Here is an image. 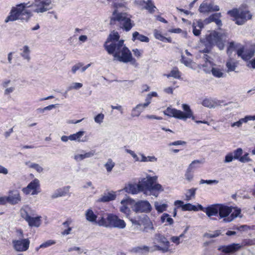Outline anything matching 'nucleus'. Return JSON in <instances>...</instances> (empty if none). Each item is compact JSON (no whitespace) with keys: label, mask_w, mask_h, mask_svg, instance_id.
Segmentation results:
<instances>
[{"label":"nucleus","mask_w":255,"mask_h":255,"mask_svg":"<svg viewBox=\"0 0 255 255\" xmlns=\"http://www.w3.org/2000/svg\"><path fill=\"white\" fill-rule=\"evenodd\" d=\"M242 247L240 244H232L228 246H220L218 250L226 254L233 253L240 250Z\"/></svg>","instance_id":"18"},{"label":"nucleus","mask_w":255,"mask_h":255,"mask_svg":"<svg viewBox=\"0 0 255 255\" xmlns=\"http://www.w3.org/2000/svg\"><path fill=\"white\" fill-rule=\"evenodd\" d=\"M85 217L88 221L95 223L97 218V215L91 209H89L85 212Z\"/></svg>","instance_id":"30"},{"label":"nucleus","mask_w":255,"mask_h":255,"mask_svg":"<svg viewBox=\"0 0 255 255\" xmlns=\"http://www.w3.org/2000/svg\"><path fill=\"white\" fill-rule=\"evenodd\" d=\"M106 220L109 222V227L123 229L126 228L125 222L114 214H109Z\"/></svg>","instance_id":"11"},{"label":"nucleus","mask_w":255,"mask_h":255,"mask_svg":"<svg viewBox=\"0 0 255 255\" xmlns=\"http://www.w3.org/2000/svg\"><path fill=\"white\" fill-rule=\"evenodd\" d=\"M20 56L24 59L26 60L27 61H29L30 60V50L29 47L27 45H24L22 47V48L20 49Z\"/></svg>","instance_id":"28"},{"label":"nucleus","mask_w":255,"mask_h":255,"mask_svg":"<svg viewBox=\"0 0 255 255\" xmlns=\"http://www.w3.org/2000/svg\"><path fill=\"white\" fill-rule=\"evenodd\" d=\"M82 66H83V64L81 63L75 64L72 67L71 72L73 74H75L78 70H80Z\"/></svg>","instance_id":"58"},{"label":"nucleus","mask_w":255,"mask_h":255,"mask_svg":"<svg viewBox=\"0 0 255 255\" xmlns=\"http://www.w3.org/2000/svg\"><path fill=\"white\" fill-rule=\"evenodd\" d=\"M157 179V176H147L146 178H142L139 182V187H140L142 191L144 192L146 194H148V191L151 187L152 184L155 183Z\"/></svg>","instance_id":"12"},{"label":"nucleus","mask_w":255,"mask_h":255,"mask_svg":"<svg viewBox=\"0 0 255 255\" xmlns=\"http://www.w3.org/2000/svg\"><path fill=\"white\" fill-rule=\"evenodd\" d=\"M184 176L186 180L189 182L191 181L194 177L193 171L187 168Z\"/></svg>","instance_id":"49"},{"label":"nucleus","mask_w":255,"mask_h":255,"mask_svg":"<svg viewBox=\"0 0 255 255\" xmlns=\"http://www.w3.org/2000/svg\"><path fill=\"white\" fill-rule=\"evenodd\" d=\"M94 155L93 151L84 153L83 154H77L74 155V158L77 161H80L85 158H90Z\"/></svg>","instance_id":"29"},{"label":"nucleus","mask_w":255,"mask_h":255,"mask_svg":"<svg viewBox=\"0 0 255 255\" xmlns=\"http://www.w3.org/2000/svg\"><path fill=\"white\" fill-rule=\"evenodd\" d=\"M170 240L176 245H178L181 243L180 239L178 236H172L170 238Z\"/></svg>","instance_id":"64"},{"label":"nucleus","mask_w":255,"mask_h":255,"mask_svg":"<svg viewBox=\"0 0 255 255\" xmlns=\"http://www.w3.org/2000/svg\"><path fill=\"white\" fill-rule=\"evenodd\" d=\"M218 15L217 14H214L210 16L208 18L204 20V23L206 24H209L212 22H215Z\"/></svg>","instance_id":"53"},{"label":"nucleus","mask_w":255,"mask_h":255,"mask_svg":"<svg viewBox=\"0 0 255 255\" xmlns=\"http://www.w3.org/2000/svg\"><path fill=\"white\" fill-rule=\"evenodd\" d=\"M143 226H144V231L146 232H148L149 230H153V226L151 220Z\"/></svg>","instance_id":"57"},{"label":"nucleus","mask_w":255,"mask_h":255,"mask_svg":"<svg viewBox=\"0 0 255 255\" xmlns=\"http://www.w3.org/2000/svg\"><path fill=\"white\" fill-rule=\"evenodd\" d=\"M85 133L84 131H79L75 133L70 135V138L71 141H76L79 142H85V139H81L82 137Z\"/></svg>","instance_id":"33"},{"label":"nucleus","mask_w":255,"mask_h":255,"mask_svg":"<svg viewBox=\"0 0 255 255\" xmlns=\"http://www.w3.org/2000/svg\"><path fill=\"white\" fill-rule=\"evenodd\" d=\"M6 200L11 204H17L21 201L19 193L17 191H11L8 196L5 197Z\"/></svg>","instance_id":"19"},{"label":"nucleus","mask_w":255,"mask_h":255,"mask_svg":"<svg viewBox=\"0 0 255 255\" xmlns=\"http://www.w3.org/2000/svg\"><path fill=\"white\" fill-rule=\"evenodd\" d=\"M124 40L118 42L117 44H111L106 46V50L109 54H113L115 60L124 63H135L132 58L129 50L124 44Z\"/></svg>","instance_id":"2"},{"label":"nucleus","mask_w":255,"mask_h":255,"mask_svg":"<svg viewBox=\"0 0 255 255\" xmlns=\"http://www.w3.org/2000/svg\"><path fill=\"white\" fill-rule=\"evenodd\" d=\"M154 246L151 251H158L162 253H169L172 254L174 252V249L172 248V245H171L168 240L163 235L156 234L153 240Z\"/></svg>","instance_id":"4"},{"label":"nucleus","mask_w":255,"mask_h":255,"mask_svg":"<svg viewBox=\"0 0 255 255\" xmlns=\"http://www.w3.org/2000/svg\"><path fill=\"white\" fill-rule=\"evenodd\" d=\"M152 248L146 246H141L136 247L133 249V250L134 252L136 253L141 254H146L149 253V252H152Z\"/></svg>","instance_id":"32"},{"label":"nucleus","mask_w":255,"mask_h":255,"mask_svg":"<svg viewBox=\"0 0 255 255\" xmlns=\"http://www.w3.org/2000/svg\"><path fill=\"white\" fill-rule=\"evenodd\" d=\"M56 243V242L52 240H49L45 242L42 244L38 248H36V251H38L40 248H46L52 245H54Z\"/></svg>","instance_id":"46"},{"label":"nucleus","mask_w":255,"mask_h":255,"mask_svg":"<svg viewBox=\"0 0 255 255\" xmlns=\"http://www.w3.org/2000/svg\"><path fill=\"white\" fill-rule=\"evenodd\" d=\"M29 7H30L29 2L21 3L12 7L9 15L5 19L4 22L7 23L17 20H27L32 15L31 11L27 9Z\"/></svg>","instance_id":"3"},{"label":"nucleus","mask_w":255,"mask_h":255,"mask_svg":"<svg viewBox=\"0 0 255 255\" xmlns=\"http://www.w3.org/2000/svg\"><path fill=\"white\" fill-rule=\"evenodd\" d=\"M112 19L118 21L122 27L127 31L130 30L134 25L133 22L131 21L130 17L126 13H117L116 11H115Z\"/></svg>","instance_id":"10"},{"label":"nucleus","mask_w":255,"mask_h":255,"mask_svg":"<svg viewBox=\"0 0 255 255\" xmlns=\"http://www.w3.org/2000/svg\"><path fill=\"white\" fill-rule=\"evenodd\" d=\"M234 159L232 153H229L227 154L225 156L224 162L226 163L231 162Z\"/></svg>","instance_id":"63"},{"label":"nucleus","mask_w":255,"mask_h":255,"mask_svg":"<svg viewBox=\"0 0 255 255\" xmlns=\"http://www.w3.org/2000/svg\"><path fill=\"white\" fill-rule=\"evenodd\" d=\"M149 105L147 102L144 104H139L137 105L132 110L131 116L133 117H138L141 112Z\"/></svg>","instance_id":"22"},{"label":"nucleus","mask_w":255,"mask_h":255,"mask_svg":"<svg viewBox=\"0 0 255 255\" xmlns=\"http://www.w3.org/2000/svg\"><path fill=\"white\" fill-rule=\"evenodd\" d=\"M219 181L216 180H204L201 179L200 181V184H217L218 183Z\"/></svg>","instance_id":"61"},{"label":"nucleus","mask_w":255,"mask_h":255,"mask_svg":"<svg viewBox=\"0 0 255 255\" xmlns=\"http://www.w3.org/2000/svg\"><path fill=\"white\" fill-rule=\"evenodd\" d=\"M29 5L33 12L37 13H42L53 8L52 0H34Z\"/></svg>","instance_id":"8"},{"label":"nucleus","mask_w":255,"mask_h":255,"mask_svg":"<svg viewBox=\"0 0 255 255\" xmlns=\"http://www.w3.org/2000/svg\"><path fill=\"white\" fill-rule=\"evenodd\" d=\"M115 166V163L111 158L108 159L107 162L104 164V167L108 173L111 172Z\"/></svg>","instance_id":"39"},{"label":"nucleus","mask_w":255,"mask_h":255,"mask_svg":"<svg viewBox=\"0 0 255 255\" xmlns=\"http://www.w3.org/2000/svg\"><path fill=\"white\" fill-rule=\"evenodd\" d=\"M116 198V195L115 193H108L107 194H105L103 195L101 198H100L98 200V202H108L111 200H113Z\"/></svg>","instance_id":"34"},{"label":"nucleus","mask_w":255,"mask_h":255,"mask_svg":"<svg viewBox=\"0 0 255 255\" xmlns=\"http://www.w3.org/2000/svg\"><path fill=\"white\" fill-rule=\"evenodd\" d=\"M226 66L228 68L227 71L228 72L235 71L236 67L235 63L231 61H228L227 62Z\"/></svg>","instance_id":"56"},{"label":"nucleus","mask_w":255,"mask_h":255,"mask_svg":"<svg viewBox=\"0 0 255 255\" xmlns=\"http://www.w3.org/2000/svg\"><path fill=\"white\" fill-rule=\"evenodd\" d=\"M196 190L197 189L195 188H192L187 190L185 194V200L188 201L193 199H194Z\"/></svg>","instance_id":"35"},{"label":"nucleus","mask_w":255,"mask_h":255,"mask_svg":"<svg viewBox=\"0 0 255 255\" xmlns=\"http://www.w3.org/2000/svg\"><path fill=\"white\" fill-rule=\"evenodd\" d=\"M139 183L138 184H129L126 186L124 190L126 192L132 194H137L139 191H142Z\"/></svg>","instance_id":"24"},{"label":"nucleus","mask_w":255,"mask_h":255,"mask_svg":"<svg viewBox=\"0 0 255 255\" xmlns=\"http://www.w3.org/2000/svg\"><path fill=\"white\" fill-rule=\"evenodd\" d=\"M21 217L24 219L30 227H38L41 223V217L35 216V211L28 206L25 205L20 210Z\"/></svg>","instance_id":"7"},{"label":"nucleus","mask_w":255,"mask_h":255,"mask_svg":"<svg viewBox=\"0 0 255 255\" xmlns=\"http://www.w3.org/2000/svg\"><path fill=\"white\" fill-rule=\"evenodd\" d=\"M248 121H249L248 116H246L245 118L240 119L238 121L232 123L231 127L240 128L243 123H247Z\"/></svg>","instance_id":"40"},{"label":"nucleus","mask_w":255,"mask_h":255,"mask_svg":"<svg viewBox=\"0 0 255 255\" xmlns=\"http://www.w3.org/2000/svg\"><path fill=\"white\" fill-rule=\"evenodd\" d=\"M120 35L118 32L113 31L110 35L104 44L105 49H106V46L111 45V44H117L118 42L121 41L122 40H119Z\"/></svg>","instance_id":"20"},{"label":"nucleus","mask_w":255,"mask_h":255,"mask_svg":"<svg viewBox=\"0 0 255 255\" xmlns=\"http://www.w3.org/2000/svg\"><path fill=\"white\" fill-rule=\"evenodd\" d=\"M204 71L206 73H208L210 71L211 72L212 75L217 78H224L226 77V74L225 73L224 70L219 67H212L211 70L204 69Z\"/></svg>","instance_id":"21"},{"label":"nucleus","mask_w":255,"mask_h":255,"mask_svg":"<svg viewBox=\"0 0 255 255\" xmlns=\"http://www.w3.org/2000/svg\"><path fill=\"white\" fill-rule=\"evenodd\" d=\"M228 13L234 17V20L238 25H243L248 20L252 18V14L246 7L241 6L238 8H234L228 12Z\"/></svg>","instance_id":"6"},{"label":"nucleus","mask_w":255,"mask_h":255,"mask_svg":"<svg viewBox=\"0 0 255 255\" xmlns=\"http://www.w3.org/2000/svg\"><path fill=\"white\" fill-rule=\"evenodd\" d=\"M69 190V187L68 186L58 189L57 190L55 191L54 193H53L51 195V197L52 199H54L59 197L65 196L68 193Z\"/></svg>","instance_id":"27"},{"label":"nucleus","mask_w":255,"mask_h":255,"mask_svg":"<svg viewBox=\"0 0 255 255\" xmlns=\"http://www.w3.org/2000/svg\"><path fill=\"white\" fill-rule=\"evenodd\" d=\"M255 47L251 46L249 48H242L238 50L237 54L245 60L251 59L255 55Z\"/></svg>","instance_id":"14"},{"label":"nucleus","mask_w":255,"mask_h":255,"mask_svg":"<svg viewBox=\"0 0 255 255\" xmlns=\"http://www.w3.org/2000/svg\"><path fill=\"white\" fill-rule=\"evenodd\" d=\"M219 7L214 5L211 1H205L201 4L199 10L202 13L209 12L212 11H218Z\"/></svg>","instance_id":"17"},{"label":"nucleus","mask_w":255,"mask_h":255,"mask_svg":"<svg viewBox=\"0 0 255 255\" xmlns=\"http://www.w3.org/2000/svg\"><path fill=\"white\" fill-rule=\"evenodd\" d=\"M203 163L202 160H195L189 164L188 168L193 171L194 169L200 167V165L203 164Z\"/></svg>","instance_id":"41"},{"label":"nucleus","mask_w":255,"mask_h":255,"mask_svg":"<svg viewBox=\"0 0 255 255\" xmlns=\"http://www.w3.org/2000/svg\"><path fill=\"white\" fill-rule=\"evenodd\" d=\"M182 211H197L200 210L198 206L192 205L190 203L184 204L182 206Z\"/></svg>","instance_id":"38"},{"label":"nucleus","mask_w":255,"mask_h":255,"mask_svg":"<svg viewBox=\"0 0 255 255\" xmlns=\"http://www.w3.org/2000/svg\"><path fill=\"white\" fill-rule=\"evenodd\" d=\"M158 96L157 93L155 92H152L149 93L146 98L145 102H147L149 104L151 103V98L152 97H156Z\"/></svg>","instance_id":"60"},{"label":"nucleus","mask_w":255,"mask_h":255,"mask_svg":"<svg viewBox=\"0 0 255 255\" xmlns=\"http://www.w3.org/2000/svg\"><path fill=\"white\" fill-rule=\"evenodd\" d=\"M227 35L225 33L213 31L207 36L206 40L210 45H217L220 50L224 47V42L226 40Z\"/></svg>","instance_id":"9"},{"label":"nucleus","mask_w":255,"mask_h":255,"mask_svg":"<svg viewBox=\"0 0 255 255\" xmlns=\"http://www.w3.org/2000/svg\"><path fill=\"white\" fill-rule=\"evenodd\" d=\"M199 209L204 212L206 215L211 218L212 216H219V219L225 223H230L236 218L243 217L241 209L238 207L228 206L223 204H215L204 208L197 204Z\"/></svg>","instance_id":"1"},{"label":"nucleus","mask_w":255,"mask_h":255,"mask_svg":"<svg viewBox=\"0 0 255 255\" xmlns=\"http://www.w3.org/2000/svg\"><path fill=\"white\" fill-rule=\"evenodd\" d=\"M83 86V84L81 83L73 82L67 88V91H70L72 90H79Z\"/></svg>","instance_id":"48"},{"label":"nucleus","mask_w":255,"mask_h":255,"mask_svg":"<svg viewBox=\"0 0 255 255\" xmlns=\"http://www.w3.org/2000/svg\"><path fill=\"white\" fill-rule=\"evenodd\" d=\"M125 151L127 153L129 154L132 157L135 161H139V158L133 151L128 149H126Z\"/></svg>","instance_id":"59"},{"label":"nucleus","mask_w":255,"mask_h":255,"mask_svg":"<svg viewBox=\"0 0 255 255\" xmlns=\"http://www.w3.org/2000/svg\"><path fill=\"white\" fill-rule=\"evenodd\" d=\"M70 222L69 221H66L63 223V225L65 228L67 229L63 230L62 232V235H68L70 234L71 231L72 230V228L69 227Z\"/></svg>","instance_id":"44"},{"label":"nucleus","mask_w":255,"mask_h":255,"mask_svg":"<svg viewBox=\"0 0 255 255\" xmlns=\"http://www.w3.org/2000/svg\"><path fill=\"white\" fill-rule=\"evenodd\" d=\"M132 208L135 212L146 213L150 212L152 209L150 204L146 200H140L135 202Z\"/></svg>","instance_id":"13"},{"label":"nucleus","mask_w":255,"mask_h":255,"mask_svg":"<svg viewBox=\"0 0 255 255\" xmlns=\"http://www.w3.org/2000/svg\"><path fill=\"white\" fill-rule=\"evenodd\" d=\"M39 180L35 179L29 183L26 187L24 188L22 191L26 194L35 195L38 193L37 190L39 187Z\"/></svg>","instance_id":"16"},{"label":"nucleus","mask_w":255,"mask_h":255,"mask_svg":"<svg viewBox=\"0 0 255 255\" xmlns=\"http://www.w3.org/2000/svg\"><path fill=\"white\" fill-rule=\"evenodd\" d=\"M104 119V115L102 113H100L98 114L94 118V121L95 123L101 124L103 122V120Z\"/></svg>","instance_id":"54"},{"label":"nucleus","mask_w":255,"mask_h":255,"mask_svg":"<svg viewBox=\"0 0 255 255\" xmlns=\"http://www.w3.org/2000/svg\"><path fill=\"white\" fill-rule=\"evenodd\" d=\"M163 191V188L161 185L155 182L154 184H152L151 187L148 191V194H151L157 197L158 193Z\"/></svg>","instance_id":"23"},{"label":"nucleus","mask_w":255,"mask_h":255,"mask_svg":"<svg viewBox=\"0 0 255 255\" xmlns=\"http://www.w3.org/2000/svg\"><path fill=\"white\" fill-rule=\"evenodd\" d=\"M14 249L18 252L27 251L29 247L30 241L28 239L14 240L12 242Z\"/></svg>","instance_id":"15"},{"label":"nucleus","mask_w":255,"mask_h":255,"mask_svg":"<svg viewBox=\"0 0 255 255\" xmlns=\"http://www.w3.org/2000/svg\"><path fill=\"white\" fill-rule=\"evenodd\" d=\"M252 159L249 156V153H246L244 155L242 156L239 160L242 163H246L252 161Z\"/></svg>","instance_id":"51"},{"label":"nucleus","mask_w":255,"mask_h":255,"mask_svg":"<svg viewBox=\"0 0 255 255\" xmlns=\"http://www.w3.org/2000/svg\"><path fill=\"white\" fill-rule=\"evenodd\" d=\"M145 8L148 10L150 12H153L155 10V7L153 5L151 0H148L146 3Z\"/></svg>","instance_id":"52"},{"label":"nucleus","mask_w":255,"mask_h":255,"mask_svg":"<svg viewBox=\"0 0 255 255\" xmlns=\"http://www.w3.org/2000/svg\"><path fill=\"white\" fill-rule=\"evenodd\" d=\"M161 221L162 223H165V225H170L173 223V220L166 213L162 215L161 217Z\"/></svg>","instance_id":"37"},{"label":"nucleus","mask_w":255,"mask_h":255,"mask_svg":"<svg viewBox=\"0 0 255 255\" xmlns=\"http://www.w3.org/2000/svg\"><path fill=\"white\" fill-rule=\"evenodd\" d=\"M132 201L129 198L123 199L121 201V206L120 207V211L125 214H128L129 212V209L128 205L132 204Z\"/></svg>","instance_id":"25"},{"label":"nucleus","mask_w":255,"mask_h":255,"mask_svg":"<svg viewBox=\"0 0 255 255\" xmlns=\"http://www.w3.org/2000/svg\"><path fill=\"white\" fill-rule=\"evenodd\" d=\"M96 224H98L100 226H104L105 227H109V222L103 217H101L98 221H96Z\"/></svg>","instance_id":"50"},{"label":"nucleus","mask_w":255,"mask_h":255,"mask_svg":"<svg viewBox=\"0 0 255 255\" xmlns=\"http://www.w3.org/2000/svg\"><path fill=\"white\" fill-rule=\"evenodd\" d=\"M202 105L204 107L212 108L215 107V103L214 101L210 99H205L202 102Z\"/></svg>","instance_id":"45"},{"label":"nucleus","mask_w":255,"mask_h":255,"mask_svg":"<svg viewBox=\"0 0 255 255\" xmlns=\"http://www.w3.org/2000/svg\"><path fill=\"white\" fill-rule=\"evenodd\" d=\"M133 41H134L136 39H137L141 42H148L149 41V38L142 34H140L138 32L135 31L132 33V38Z\"/></svg>","instance_id":"36"},{"label":"nucleus","mask_w":255,"mask_h":255,"mask_svg":"<svg viewBox=\"0 0 255 255\" xmlns=\"http://www.w3.org/2000/svg\"><path fill=\"white\" fill-rule=\"evenodd\" d=\"M243 151L241 148H238L232 152L234 159H237L239 161L241 155L243 154Z\"/></svg>","instance_id":"47"},{"label":"nucleus","mask_w":255,"mask_h":255,"mask_svg":"<svg viewBox=\"0 0 255 255\" xmlns=\"http://www.w3.org/2000/svg\"><path fill=\"white\" fill-rule=\"evenodd\" d=\"M154 36L156 39L163 42L166 41L169 43H171L172 41L171 38L165 37L163 35H162L161 31L156 29L154 30Z\"/></svg>","instance_id":"31"},{"label":"nucleus","mask_w":255,"mask_h":255,"mask_svg":"<svg viewBox=\"0 0 255 255\" xmlns=\"http://www.w3.org/2000/svg\"><path fill=\"white\" fill-rule=\"evenodd\" d=\"M164 76L167 78L170 77H172L176 79H179L180 78V72L177 68L173 69L169 74H165Z\"/></svg>","instance_id":"43"},{"label":"nucleus","mask_w":255,"mask_h":255,"mask_svg":"<svg viewBox=\"0 0 255 255\" xmlns=\"http://www.w3.org/2000/svg\"><path fill=\"white\" fill-rule=\"evenodd\" d=\"M154 207L158 212L162 213L166 210L167 205L164 203L161 204L158 202H155Z\"/></svg>","instance_id":"42"},{"label":"nucleus","mask_w":255,"mask_h":255,"mask_svg":"<svg viewBox=\"0 0 255 255\" xmlns=\"http://www.w3.org/2000/svg\"><path fill=\"white\" fill-rule=\"evenodd\" d=\"M182 109L184 111V113L180 110L168 107L163 112V113L167 116L180 120H186L187 119L191 118L192 120L195 121L193 112L188 105L183 104Z\"/></svg>","instance_id":"5"},{"label":"nucleus","mask_w":255,"mask_h":255,"mask_svg":"<svg viewBox=\"0 0 255 255\" xmlns=\"http://www.w3.org/2000/svg\"><path fill=\"white\" fill-rule=\"evenodd\" d=\"M204 27V23L201 20L194 22L192 24L193 33L195 36H198L200 34L201 30Z\"/></svg>","instance_id":"26"},{"label":"nucleus","mask_w":255,"mask_h":255,"mask_svg":"<svg viewBox=\"0 0 255 255\" xmlns=\"http://www.w3.org/2000/svg\"><path fill=\"white\" fill-rule=\"evenodd\" d=\"M139 220H140V226L141 225H143L144 224H145L147 222L150 221L149 217L145 215H142L139 217Z\"/></svg>","instance_id":"55"},{"label":"nucleus","mask_w":255,"mask_h":255,"mask_svg":"<svg viewBox=\"0 0 255 255\" xmlns=\"http://www.w3.org/2000/svg\"><path fill=\"white\" fill-rule=\"evenodd\" d=\"M181 61L186 66L191 67L192 65V61L190 59H186L184 57H182Z\"/></svg>","instance_id":"62"}]
</instances>
